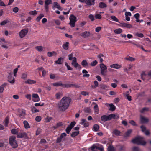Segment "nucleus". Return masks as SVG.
Here are the masks:
<instances>
[{"mask_svg": "<svg viewBox=\"0 0 151 151\" xmlns=\"http://www.w3.org/2000/svg\"><path fill=\"white\" fill-rule=\"evenodd\" d=\"M99 7L101 8H106L107 5L104 3L101 2L99 4Z\"/></svg>", "mask_w": 151, "mask_h": 151, "instance_id": "obj_27", "label": "nucleus"}, {"mask_svg": "<svg viewBox=\"0 0 151 151\" xmlns=\"http://www.w3.org/2000/svg\"><path fill=\"white\" fill-rule=\"evenodd\" d=\"M9 122V119L8 118H6L5 121H4V123L5 126H7L8 123Z\"/></svg>", "mask_w": 151, "mask_h": 151, "instance_id": "obj_62", "label": "nucleus"}, {"mask_svg": "<svg viewBox=\"0 0 151 151\" xmlns=\"http://www.w3.org/2000/svg\"><path fill=\"white\" fill-rule=\"evenodd\" d=\"M95 0H86L85 3L88 5H93L95 3Z\"/></svg>", "mask_w": 151, "mask_h": 151, "instance_id": "obj_19", "label": "nucleus"}, {"mask_svg": "<svg viewBox=\"0 0 151 151\" xmlns=\"http://www.w3.org/2000/svg\"><path fill=\"white\" fill-rule=\"evenodd\" d=\"M28 32V29H25L21 30L19 33L20 37L21 38L24 37L27 35Z\"/></svg>", "mask_w": 151, "mask_h": 151, "instance_id": "obj_8", "label": "nucleus"}, {"mask_svg": "<svg viewBox=\"0 0 151 151\" xmlns=\"http://www.w3.org/2000/svg\"><path fill=\"white\" fill-rule=\"evenodd\" d=\"M44 16V14H40L36 18V20L37 22H39L40 21L41 18L43 17Z\"/></svg>", "mask_w": 151, "mask_h": 151, "instance_id": "obj_37", "label": "nucleus"}, {"mask_svg": "<svg viewBox=\"0 0 151 151\" xmlns=\"http://www.w3.org/2000/svg\"><path fill=\"white\" fill-rule=\"evenodd\" d=\"M32 99L34 102H38L40 99L39 96L37 94H33L32 95Z\"/></svg>", "mask_w": 151, "mask_h": 151, "instance_id": "obj_10", "label": "nucleus"}, {"mask_svg": "<svg viewBox=\"0 0 151 151\" xmlns=\"http://www.w3.org/2000/svg\"><path fill=\"white\" fill-rule=\"evenodd\" d=\"M36 82L35 81L29 79H28L25 81V83L29 84H34Z\"/></svg>", "mask_w": 151, "mask_h": 151, "instance_id": "obj_17", "label": "nucleus"}, {"mask_svg": "<svg viewBox=\"0 0 151 151\" xmlns=\"http://www.w3.org/2000/svg\"><path fill=\"white\" fill-rule=\"evenodd\" d=\"M98 63L97 61L96 60H94L91 63V65L92 66H95Z\"/></svg>", "mask_w": 151, "mask_h": 151, "instance_id": "obj_53", "label": "nucleus"}, {"mask_svg": "<svg viewBox=\"0 0 151 151\" xmlns=\"http://www.w3.org/2000/svg\"><path fill=\"white\" fill-rule=\"evenodd\" d=\"M19 116L22 118H24L26 114V111L24 109L19 110Z\"/></svg>", "mask_w": 151, "mask_h": 151, "instance_id": "obj_11", "label": "nucleus"}, {"mask_svg": "<svg viewBox=\"0 0 151 151\" xmlns=\"http://www.w3.org/2000/svg\"><path fill=\"white\" fill-rule=\"evenodd\" d=\"M134 35L136 36H137L140 38H142L144 37V35L142 33H138V32H136L134 33Z\"/></svg>", "mask_w": 151, "mask_h": 151, "instance_id": "obj_32", "label": "nucleus"}, {"mask_svg": "<svg viewBox=\"0 0 151 151\" xmlns=\"http://www.w3.org/2000/svg\"><path fill=\"white\" fill-rule=\"evenodd\" d=\"M90 151H104L102 146L99 147L96 145H93L91 147Z\"/></svg>", "mask_w": 151, "mask_h": 151, "instance_id": "obj_7", "label": "nucleus"}, {"mask_svg": "<svg viewBox=\"0 0 151 151\" xmlns=\"http://www.w3.org/2000/svg\"><path fill=\"white\" fill-rule=\"evenodd\" d=\"M112 133L113 134L117 136H119L120 135V132L117 130H113Z\"/></svg>", "mask_w": 151, "mask_h": 151, "instance_id": "obj_35", "label": "nucleus"}, {"mask_svg": "<svg viewBox=\"0 0 151 151\" xmlns=\"http://www.w3.org/2000/svg\"><path fill=\"white\" fill-rule=\"evenodd\" d=\"M111 18L112 20L117 22H119L118 19L115 16H111Z\"/></svg>", "mask_w": 151, "mask_h": 151, "instance_id": "obj_45", "label": "nucleus"}, {"mask_svg": "<svg viewBox=\"0 0 151 151\" xmlns=\"http://www.w3.org/2000/svg\"><path fill=\"white\" fill-rule=\"evenodd\" d=\"M82 73L83 74H84L83 75V76L84 77H88L90 76V75L88 74H87L88 71L85 69H84L83 70Z\"/></svg>", "mask_w": 151, "mask_h": 151, "instance_id": "obj_28", "label": "nucleus"}, {"mask_svg": "<svg viewBox=\"0 0 151 151\" xmlns=\"http://www.w3.org/2000/svg\"><path fill=\"white\" fill-rule=\"evenodd\" d=\"M101 119L102 121L104 122L110 120L109 115L108 116L103 115L101 117Z\"/></svg>", "mask_w": 151, "mask_h": 151, "instance_id": "obj_15", "label": "nucleus"}, {"mask_svg": "<svg viewBox=\"0 0 151 151\" xmlns=\"http://www.w3.org/2000/svg\"><path fill=\"white\" fill-rule=\"evenodd\" d=\"M69 19L70 20V25L71 27H73L75 26V23L77 21V18L76 16L73 14L70 15Z\"/></svg>", "mask_w": 151, "mask_h": 151, "instance_id": "obj_5", "label": "nucleus"}, {"mask_svg": "<svg viewBox=\"0 0 151 151\" xmlns=\"http://www.w3.org/2000/svg\"><path fill=\"white\" fill-rule=\"evenodd\" d=\"M41 120V117L40 116H37L35 118V120L38 122H40Z\"/></svg>", "mask_w": 151, "mask_h": 151, "instance_id": "obj_59", "label": "nucleus"}, {"mask_svg": "<svg viewBox=\"0 0 151 151\" xmlns=\"http://www.w3.org/2000/svg\"><path fill=\"white\" fill-rule=\"evenodd\" d=\"M110 107L109 110H110L113 111H114L116 109V107L112 104H110Z\"/></svg>", "mask_w": 151, "mask_h": 151, "instance_id": "obj_40", "label": "nucleus"}, {"mask_svg": "<svg viewBox=\"0 0 151 151\" xmlns=\"http://www.w3.org/2000/svg\"><path fill=\"white\" fill-rule=\"evenodd\" d=\"M93 103L95 104L94 107V112L96 114H98L99 112V109H98V106L96 103L93 102Z\"/></svg>", "mask_w": 151, "mask_h": 151, "instance_id": "obj_22", "label": "nucleus"}, {"mask_svg": "<svg viewBox=\"0 0 151 151\" xmlns=\"http://www.w3.org/2000/svg\"><path fill=\"white\" fill-rule=\"evenodd\" d=\"M89 18L91 20V21H93L94 20V17L92 14H90L89 16Z\"/></svg>", "mask_w": 151, "mask_h": 151, "instance_id": "obj_60", "label": "nucleus"}, {"mask_svg": "<svg viewBox=\"0 0 151 151\" xmlns=\"http://www.w3.org/2000/svg\"><path fill=\"white\" fill-rule=\"evenodd\" d=\"M65 66H66V67L67 68L68 70H72L73 69L68 64V63L67 62H65Z\"/></svg>", "mask_w": 151, "mask_h": 151, "instance_id": "obj_52", "label": "nucleus"}, {"mask_svg": "<svg viewBox=\"0 0 151 151\" xmlns=\"http://www.w3.org/2000/svg\"><path fill=\"white\" fill-rule=\"evenodd\" d=\"M99 128V126L97 124H95L93 126V129L95 131H97L98 130Z\"/></svg>", "mask_w": 151, "mask_h": 151, "instance_id": "obj_48", "label": "nucleus"}, {"mask_svg": "<svg viewBox=\"0 0 151 151\" xmlns=\"http://www.w3.org/2000/svg\"><path fill=\"white\" fill-rule=\"evenodd\" d=\"M53 9H54L55 8H56L60 10H61L62 9V8L60 7L59 4L57 2H54L53 3Z\"/></svg>", "mask_w": 151, "mask_h": 151, "instance_id": "obj_16", "label": "nucleus"}, {"mask_svg": "<svg viewBox=\"0 0 151 151\" xmlns=\"http://www.w3.org/2000/svg\"><path fill=\"white\" fill-rule=\"evenodd\" d=\"M124 95L129 101H130L132 100V97L131 96H129V94L127 93H124Z\"/></svg>", "mask_w": 151, "mask_h": 151, "instance_id": "obj_42", "label": "nucleus"}, {"mask_svg": "<svg viewBox=\"0 0 151 151\" xmlns=\"http://www.w3.org/2000/svg\"><path fill=\"white\" fill-rule=\"evenodd\" d=\"M69 43L68 42L64 44L62 46L63 48L65 50H68L69 48Z\"/></svg>", "mask_w": 151, "mask_h": 151, "instance_id": "obj_24", "label": "nucleus"}, {"mask_svg": "<svg viewBox=\"0 0 151 151\" xmlns=\"http://www.w3.org/2000/svg\"><path fill=\"white\" fill-rule=\"evenodd\" d=\"M17 137L18 138H24L26 139L28 138L27 134L25 132L18 134L17 135Z\"/></svg>", "mask_w": 151, "mask_h": 151, "instance_id": "obj_13", "label": "nucleus"}, {"mask_svg": "<svg viewBox=\"0 0 151 151\" xmlns=\"http://www.w3.org/2000/svg\"><path fill=\"white\" fill-rule=\"evenodd\" d=\"M37 13V12L36 10L32 11L29 12V14L33 15H35Z\"/></svg>", "mask_w": 151, "mask_h": 151, "instance_id": "obj_44", "label": "nucleus"}, {"mask_svg": "<svg viewBox=\"0 0 151 151\" xmlns=\"http://www.w3.org/2000/svg\"><path fill=\"white\" fill-rule=\"evenodd\" d=\"M122 32V30L120 28H118L115 30L114 32L116 34H119Z\"/></svg>", "mask_w": 151, "mask_h": 151, "instance_id": "obj_38", "label": "nucleus"}, {"mask_svg": "<svg viewBox=\"0 0 151 151\" xmlns=\"http://www.w3.org/2000/svg\"><path fill=\"white\" fill-rule=\"evenodd\" d=\"M90 35V32L87 31H85L81 35L84 38L88 37Z\"/></svg>", "mask_w": 151, "mask_h": 151, "instance_id": "obj_23", "label": "nucleus"}, {"mask_svg": "<svg viewBox=\"0 0 151 151\" xmlns=\"http://www.w3.org/2000/svg\"><path fill=\"white\" fill-rule=\"evenodd\" d=\"M35 49L39 52H41L43 50V47L41 46H36Z\"/></svg>", "mask_w": 151, "mask_h": 151, "instance_id": "obj_33", "label": "nucleus"}, {"mask_svg": "<svg viewBox=\"0 0 151 151\" xmlns=\"http://www.w3.org/2000/svg\"><path fill=\"white\" fill-rule=\"evenodd\" d=\"M95 18L96 19H100L101 18V15L97 14L95 15Z\"/></svg>", "mask_w": 151, "mask_h": 151, "instance_id": "obj_61", "label": "nucleus"}, {"mask_svg": "<svg viewBox=\"0 0 151 151\" xmlns=\"http://www.w3.org/2000/svg\"><path fill=\"white\" fill-rule=\"evenodd\" d=\"M140 128L142 131L144 132L146 135H148L150 134V133L149 131L147 130H146V127L142 125L141 126Z\"/></svg>", "mask_w": 151, "mask_h": 151, "instance_id": "obj_12", "label": "nucleus"}, {"mask_svg": "<svg viewBox=\"0 0 151 151\" xmlns=\"http://www.w3.org/2000/svg\"><path fill=\"white\" fill-rule=\"evenodd\" d=\"M141 77H142V79H143V80L145 79V77L147 76L146 75L145 73L144 72H142V73L141 74Z\"/></svg>", "mask_w": 151, "mask_h": 151, "instance_id": "obj_58", "label": "nucleus"}, {"mask_svg": "<svg viewBox=\"0 0 151 151\" xmlns=\"http://www.w3.org/2000/svg\"><path fill=\"white\" fill-rule=\"evenodd\" d=\"M6 84L4 83L0 86V93H2L3 92L4 87L6 86Z\"/></svg>", "mask_w": 151, "mask_h": 151, "instance_id": "obj_39", "label": "nucleus"}, {"mask_svg": "<svg viewBox=\"0 0 151 151\" xmlns=\"http://www.w3.org/2000/svg\"><path fill=\"white\" fill-rule=\"evenodd\" d=\"M121 26L122 27H125L128 29H130L132 27V25L129 24L125 23H121Z\"/></svg>", "mask_w": 151, "mask_h": 151, "instance_id": "obj_14", "label": "nucleus"}, {"mask_svg": "<svg viewBox=\"0 0 151 151\" xmlns=\"http://www.w3.org/2000/svg\"><path fill=\"white\" fill-rule=\"evenodd\" d=\"M81 93L82 95L84 96L88 95H89V93L88 92L84 91H81Z\"/></svg>", "mask_w": 151, "mask_h": 151, "instance_id": "obj_51", "label": "nucleus"}, {"mask_svg": "<svg viewBox=\"0 0 151 151\" xmlns=\"http://www.w3.org/2000/svg\"><path fill=\"white\" fill-rule=\"evenodd\" d=\"M148 110V109L146 108H144L142 109L140 111L141 113H143L145 111H147Z\"/></svg>", "mask_w": 151, "mask_h": 151, "instance_id": "obj_56", "label": "nucleus"}, {"mask_svg": "<svg viewBox=\"0 0 151 151\" xmlns=\"http://www.w3.org/2000/svg\"><path fill=\"white\" fill-rule=\"evenodd\" d=\"M63 60V58L61 57L58 59V60L55 62V63L58 64H62V61Z\"/></svg>", "mask_w": 151, "mask_h": 151, "instance_id": "obj_46", "label": "nucleus"}, {"mask_svg": "<svg viewBox=\"0 0 151 151\" xmlns=\"http://www.w3.org/2000/svg\"><path fill=\"white\" fill-rule=\"evenodd\" d=\"M132 142L134 143L142 145H145L146 144L144 138L140 136L133 139L132 140Z\"/></svg>", "mask_w": 151, "mask_h": 151, "instance_id": "obj_3", "label": "nucleus"}, {"mask_svg": "<svg viewBox=\"0 0 151 151\" xmlns=\"http://www.w3.org/2000/svg\"><path fill=\"white\" fill-rule=\"evenodd\" d=\"M71 101V99L70 97H63L58 104L59 110L61 111H64L67 109Z\"/></svg>", "mask_w": 151, "mask_h": 151, "instance_id": "obj_1", "label": "nucleus"}, {"mask_svg": "<svg viewBox=\"0 0 151 151\" xmlns=\"http://www.w3.org/2000/svg\"><path fill=\"white\" fill-rule=\"evenodd\" d=\"M56 55V53L54 51L48 52L47 53V55L49 57H51L53 56H55Z\"/></svg>", "mask_w": 151, "mask_h": 151, "instance_id": "obj_31", "label": "nucleus"}, {"mask_svg": "<svg viewBox=\"0 0 151 151\" xmlns=\"http://www.w3.org/2000/svg\"><path fill=\"white\" fill-rule=\"evenodd\" d=\"M133 151H139V149L137 147H134L132 148Z\"/></svg>", "mask_w": 151, "mask_h": 151, "instance_id": "obj_64", "label": "nucleus"}, {"mask_svg": "<svg viewBox=\"0 0 151 151\" xmlns=\"http://www.w3.org/2000/svg\"><path fill=\"white\" fill-rule=\"evenodd\" d=\"M110 67L112 68L118 69L121 68V66L119 64H115L110 65Z\"/></svg>", "mask_w": 151, "mask_h": 151, "instance_id": "obj_21", "label": "nucleus"}, {"mask_svg": "<svg viewBox=\"0 0 151 151\" xmlns=\"http://www.w3.org/2000/svg\"><path fill=\"white\" fill-rule=\"evenodd\" d=\"M62 125V122H59L57 123L56 126H53V127L55 129L57 127L61 126Z\"/></svg>", "mask_w": 151, "mask_h": 151, "instance_id": "obj_54", "label": "nucleus"}, {"mask_svg": "<svg viewBox=\"0 0 151 151\" xmlns=\"http://www.w3.org/2000/svg\"><path fill=\"white\" fill-rule=\"evenodd\" d=\"M31 111L32 113H37L39 112V110L35 107L31 108Z\"/></svg>", "mask_w": 151, "mask_h": 151, "instance_id": "obj_29", "label": "nucleus"}, {"mask_svg": "<svg viewBox=\"0 0 151 151\" xmlns=\"http://www.w3.org/2000/svg\"><path fill=\"white\" fill-rule=\"evenodd\" d=\"M15 139L16 137L14 136H12L10 137L9 139V143L13 148H16L18 146Z\"/></svg>", "mask_w": 151, "mask_h": 151, "instance_id": "obj_4", "label": "nucleus"}, {"mask_svg": "<svg viewBox=\"0 0 151 151\" xmlns=\"http://www.w3.org/2000/svg\"><path fill=\"white\" fill-rule=\"evenodd\" d=\"M44 105V103H42L41 104L40 103H36L35 104V106H43Z\"/></svg>", "mask_w": 151, "mask_h": 151, "instance_id": "obj_57", "label": "nucleus"}, {"mask_svg": "<svg viewBox=\"0 0 151 151\" xmlns=\"http://www.w3.org/2000/svg\"><path fill=\"white\" fill-rule=\"evenodd\" d=\"M79 134V132L78 131L74 132L72 133L71 136L72 137H74L76 136H77Z\"/></svg>", "mask_w": 151, "mask_h": 151, "instance_id": "obj_41", "label": "nucleus"}, {"mask_svg": "<svg viewBox=\"0 0 151 151\" xmlns=\"http://www.w3.org/2000/svg\"><path fill=\"white\" fill-rule=\"evenodd\" d=\"M52 85L54 86H61L62 85V83L61 81H60L53 83Z\"/></svg>", "mask_w": 151, "mask_h": 151, "instance_id": "obj_34", "label": "nucleus"}, {"mask_svg": "<svg viewBox=\"0 0 151 151\" xmlns=\"http://www.w3.org/2000/svg\"><path fill=\"white\" fill-rule=\"evenodd\" d=\"M108 151H115V149L113 146H109L108 148Z\"/></svg>", "mask_w": 151, "mask_h": 151, "instance_id": "obj_49", "label": "nucleus"}, {"mask_svg": "<svg viewBox=\"0 0 151 151\" xmlns=\"http://www.w3.org/2000/svg\"><path fill=\"white\" fill-rule=\"evenodd\" d=\"M27 77V74L26 73H23L22 76V78L23 79H25Z\"/></svg>", "mask_w": 151, "mask_h": 151, "instance_id": "obj_63", "label": "nucleus"}, {"mask_svg": "<svg viewBox=\"0 0 151 151\" xmlns=\"http://www.w3.org/2000/svg\"><path fill=\"white\" fill-rule=\"evenodd\" d=\"M132 130L131 129H129L128 130L125 134L124 136L126 137H129L132 133Z\"/></svg>", "mask_w": 151, "mask_h": 151, "instance_id": "obj_30", "label": "nucleus"}, {"mask_svg": "<svg viewBox=\"0 0 151 151\" xmlns=\"http://www.w3.org/2000/svg\"><path fill=\"white\" fill-rule=\"evenodd\" d=\"M23 124H24V128L25 129H28L30 128V126L28 123L26 121H24L23 122Z\"/></svg>", "mask_w": 151, "mask_h": 151, "instance_id": "obj_26", "label": "nucleus"}, {"mask_svg": "<svg viewBox=\"0 0 151 151\" xmlns=\"http://www.w3.org/2000/svg\"><path fill=\"white\" fill-rule=\"evenodd\" d=\"M52 3V1L51 0H46L45 1V4L48 5L51 4Z\"/></svg>", "mask_w": 151, "mask_h": 151, "instance_id": "obj_47", "label": "nucleus"}, {"mask_svg": "<svg viewBox=\"0 0 151 151\" xmlns=\"http://www.w3.org/2000/svg\"><path fill=\"white\" fill-rule=\"evenodd\" d=\"M82 65L84 67L88 65V63L86 60H83L81 63Z\"/></svg>", "mask_w": 151, "mask_h": 151, "instance_id": "obj_50", "label": "nucleus"}, {"mask_svg": "<svg viewBox=\"0 0 151 151\" xmlns=\"http://www.w3.org/2000/svg\"><path fill=\"white\" fill-rule=\"evenodd\" d=\"M63 95V93L62 92H59L56 94V98L58 99H60L61 97Z\"/></svg>", "mask_w": 151, "mask_h": 151, "instance_id": "obj_36", "label": "nucleus"}, {"mask_svg": "<svg viewBox=\"0 0 151 151\" xmlns=\"http://www.w3.org/2000/svg\"><path fill=\"white\" fill-rule=\"evenodd\" d=\"M12 133L13 134H18V131L17 129H13L11 130Z\"/></svg>", "mask_w": 151, "mask_h": 151, "instance_id": "obj_43", "label": "nucleus"}, {"mask_svg": "<svg viewBox=\"0 0 151 151\" xmlns=\"http://www.w3.org/2000/svg\"><path fill=\"white\" fill-rule=\"evenodd\" d=\"M101 88L103 89L107 90L108 88V86L106 85H102L101 86Z\"/></svg>", "mask_w": 151, "mask_h": 151, "instance_id": "obj_55", "label": "nucleus"}, {"mask_svg": "<svg viewBox=\"0 0 151 151\" xmlns=\"http://www.w3.org/2000/svg\"><path fill=\"white\" fill-rule=\"evenodd\" d=\"M101 73L103 76H106L107 72V67L103 63L100 64Z\"/></svg>", "mask_w": 151, "mask_h": 151, "instance_id": "obj_6", "label": "nucleus"}, {"mask_svg": "<svg viewBox=\"0 0 151 151\" xmlns=\"http://www.w3.org/2000/svg\"><path fill=\"white\" fill-rule=\"evenodd\" d=\"M148 119L147 118H145L143 116H141L140 122L141 123H145L147 122Z\"/></svg>", "mask_w": 151, "mask_h": 151, "instance_id": "obj_18", "label": "nucleus"}, {"mask_svg": "<svg viewBox=\"0 0 151 151\" xmlns=\"http://www.w3.org/2000/svg\"><path fill=\"white\" fill-rule=\"evenodd\" d=\"M76 123L75 122H71L70 124L68 126L66 129V131L68 134H69L70 130L76 124Z\"/></svg>", "mask_w": 151, "mask_h": 151, "instance_id": "obj_9", "label": "nucleus"}, {"mask_svg": "<svg viewBox=\"0 0 151 151\" xmlns=\"http://www.w3.org/2000/svg\"><path fill=\"white\" fill-rule=\"evenodd\" d=\"M12 77V75L11 74H10L8 77V81L10 83L13 84L14 83L15 81L14 78H13L11 80V78Z\"/></svg>", "mask_w": 151, "mask_h": 151, "instance_id": "obj_25", "label": "nucleus"}, {"mask_svg": "<svg viewBox=\"0 0 151 151\" xmlns=\"http://www.w3.org/2000/svg\"><path fill=\"white\" fill-rule=\"evenodd\" d=\"M110 119L111 120L112 118L114 119H117L119 118V116L117 114H111L109 115Z\"/></svg>", "mask_w": 151, "mask_h": 151, "instance_id": "obj_20", "label": "nucleus"}, {"mask_svg": "<svg viewBox=\"0 0 151 151\" xmlns=\"http://www.w3.org/2000/svg\"><path fill=\"white\" fill-rule=\"evenodd\" d=\"M73 53L69 55H68V59L70 60H72V65L74 66L77 69L80 70L81 68V65L77 63V59L76 57H73Z\"/></svg>", "mask_w": 151, "mask_h": 151, "instance_id": "obj_2", "label": "nucleus"}]
</instances>
